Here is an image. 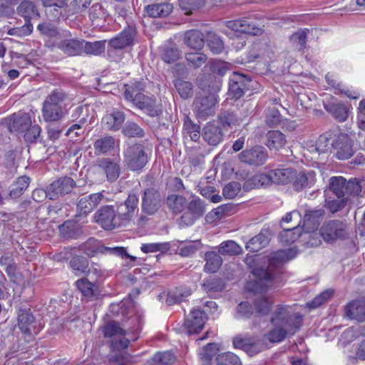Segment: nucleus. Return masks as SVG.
Masks as SVG:
<instances>
[{
	"label": "nucleus",
	"instance_id": "nucleus-32",
	"mask_svg": "<svg viewBox=\"0 0 365 365\" xmlns=\"http://www.w3.org/2000/svg\"><path fill=\"white\" fill-rule=\"evenodd\" d=\"M271 232L268 229H262L261 232L247 242L246 249L251 252H257L268 245Z\"/></svg>",
	"mask_w": 365,
	"mask_h": 365
},
{
	"label": "nucleus",
	"instance_id": "nucleus-42",
	"mask_svg": "<svg viewBox=\"0 0 365 365\" xmlns=\"http://www.w3.org/2000/svg\"><path fill=\"white\" fill-rule=\"evenodd\" d=\"M30 178L26 175H22L12 184L9 195L11 199H17L23 195L28 188Z\"/></svg>",
	"mask_w": 365,
	"mask_h": 365
},
{
	"label": "nucleus",
	"instance_id": "nucleus-14",
	"mask_svg": "<svg viewBox=\"0 0 365 365\" xmlns=\"http://www.w3.org/2000/svg\"><path fill=\"white\" fill-rule=\"evenodd\" d=\"M137 33L135 26L128 25L108 41V46L114 50H122L126 47L133 46L135 43Z\"/></svg>",
	"mask_w": 365,
	"mask_h": 365
},
{
	"label": "nucleus",
	"instance_id": "nucleus-30",
	"mask_svg": "<svg viewBox=\"0 0 365 365\" xmlns=\"http://www.w3.org/2000/svg\"><path fill=\"white\" fill-rule=\"evenodd\" d=\"M68 0H46V14L52 21H58L62 16V9L68 6Z\"/></svg>",
	"mask_w": 365,
	"mask_h": 365
},
{
	"label": "nucleus",
	"instance_id": "nucleus-57",
	"mask_svg": "<svg viewBox=\"0 0 365 365\" xmlns=\"http://www.w3.org/2000/svg\"><path fill=\"white\" fill-rule=\"evenodd\" d=\"M175 87L180 96L184 99L190 98L193 94L192 85L189 81L178 79L175 81Z\"/></svg>",
	"mask_w": 365,
	"mask_h": 365
},
{
	"label": "nucleus",
	"instance_id": "nucleus-23",
	"mask_svg": "<svg viewBox=\"0 0 365 365\" xmlns=\"http://www.w3.org/2000/svg\"><path fill=\"white\" fill-rule=\"evenodd\" d=\"M139 109L143 110L147 115L151 117L158 116L161 113V110L156 104L155 99L152 96L145 94H139L138 96L129 99Z\"/></svg>",
	"mask_w": 365,
	"mask_h": 365
},
{
	"label": "nucleus",
	"instance_id": "nucleus-19",
	"mask_svg": "<svg viewBox=\"0 0 365 365\" xmlns=\"http://www.w3.org/2000/svg\"><path fill=\"white\" fill-rule=\"evenodd\" d=\"M323 106L334 118L344 122L348 118L347 106L333 96L329 95L323 100Z\"/></svg>",
	"mask_w": 365,
	"mask_h": 365
},
{
	"label": "nucleus",
	"instance_id": "nucleus-60",
	"mask_svg": "<svg viewBox=\"0 0 365 365\" xmlns=\"http://www.w3.org/2000/svg\"><path fill=\"white\" fill-rule=\"evenodd\" d=\"M308 31V29L299 30L290 36V41L299 50L305 48Z\"/></svg>",
	"mask_w": 365,
	"mask_h": 365
},
{
	"label": "nucleus",
	"instance_id": "nucleus-6",
	"mask_svg": "<svg viewBox=\"0 0 365 365\" xmlns=\"http://www.w3.org/2000/svg\"><path fill=\"white\" fill-rule=\"evenodd\" d=\"M324 216V210L322 208L307 210L303 218L302 230L304 231V240L310 246H317L320 243L315 231L318 229Z\"/></svg>",
	"mask_w": 365,
	"mask_h": 365
},
{
	"label": "nucleus",
	"instance_id": "nucleus-36",
	"mask_svg": "<svg viewBox=\"0 0 365 365\" xmlns=\"http://www.w3.org/2000/svg\"><path fill=\"white\" fill-rule=\"evenodd\" d=\"M205 39L203 34L196 29L187 31L184 35V43L195 50H200L203 47Z\"/></svg>",
	"mask_w": 365,
	"mask_h": 365
},
{
	"label": "nucleus",
	"instance_id": "nucleus-47",
	"mask_svg": "<svg viewBox=\"0 0 365 365\" xmlns=\"http://www.w3.org/2000/svg\"><path fill=\"white\" fill-rule=\"evenodd\" d=\"M191 294V290L186 287L175 288L168 293L166 304L169 306L180 303Z\"/></svg>",
	"mask_w": 365,
	"mask_h": 365
},
{
	"label": "nucleus",
	"instance_id": "nucleus-25",
	"mask_svg": "<svg viewBox=\"0 0 365 365\" xmlns=\"http://www.w3.org/2000/svg\"><path fill=\"white\" fill-rule=\"evenodd\" d=\"M104 195L102 192L91 194L81 197L77 203L78 215H87L102 201Z\"/></svg>",
	"mask_w": 365,
	"mask_h": 365
},
{
	"label": "nucleus",
	"instance_id": "nucleus-20",
	"mask_svg": "<svg viewBox=\"0 0 365 365\" xmlns=\"http://www.w3.org/2000/svg\"><path fill=\"white\" fill-rule=\"evenodd\" d=\"M76 186L75 180L68 176L61 177L48 186V198L56 200L60 196L70 193Z\"/></svg>",
	"mask_w": 365,
	"mask_h": 365
},
{
	"label": "nucleus",
	"instance_id": "nucleus-11",
	"mask_svg": "<svg viewBox=\"0 0 365 365\" xmlns=\"http://www.w3.org/2000/svg\"><path fill=\"white\" fill-rule=\"evenodd\" d=\"M138 197L135 193H130L123 202L116 205L115 209L120 226L129 223L138 209Z\"/></svg>",
	"mask_w": 365,
	"mask_h": 365
},
{
	"label": "nucleus",
	"instance_id": "nucleus-39",
	"mask_svg": "<svg viewBox=\"0 0 365 365\" xmlns=\"http://www.w3.org/2000/svg\"><path fill=\"white\" fill-rule=\"evenodd\" d=\"M283 231L280 232L279 237L282 242L286 244H292L295 242L299 237L304 239V233H302V227H289L282 225Z\"/></svg>",
	"mask_w": 365,
	"mask_h": 365
},
{
	"label": "nucleus",
	"instance_id": "nucleus-2",
	"mask_svg": "<svg viewBox=\"0 0 365 365\" xmlns=\"http://www.w3.org/2000/svg\"><path fill=\"white\" fill-rule=\"evenodd\" d=\"M143 324V316L136 313L130 316L121 327L115 321H108L103 327L105 337L111 338V346L113 349H124L130 344V340L138 339Z\"/></svg>",
	"mask_w": 365,
	"mask_h": 365
},
{
	"label": "nucleus",
	"instance_id": "nucleus-26",
	"mask_svg": "<svg viewBox=\"0 0 365 365\" xmlns=\"http://www.w3.org/2000/svg\"><path fill=\"white\" fill-rule=\"evenodd\" d=\"M202 136L209 145L216 146L222 141L224 134L218 125L208 123L202 129Z\"/></svg>",
	"mask_w": 365,
	"mask_h": 365
},
{
	"label": "nucleus",
	"instance_id": "nucleus-9",
	"mask_svg": "<svg viewBox=\"0 0 365 365\" xmlns=\"http://www.w3.org/2000/svg\"><path fill=\"white\" fill-rule=\"evenodd\" d=\"M163 196L154 186L148 187L142 190L141 210L147 215H154L163 204Z\"/></svg>",
	"mask_w": 365,
	"mask_h": 365
},
{
	"label": "nucleus",
	"instance_id": "nucleus-43",
	"mask_svg": "<svg viewBox=\"0 0 365 365\" xmlns=\"http://www.w3.org/2000/svg\"><path fill=\"white\" fill-rule=\"evenodd\" d=\"M267 146L269 149L279 150L284 147L287 143L285 135L279 130H270L267 134Z\"/></svg>",
	"mask_w": 365,
	"mask_h": 365
},
{
	"label": "nucleus",
	"instance_id": "nucleus-27",
	"mask_svg": "<svg viewBox=\"0 0 365 365\" xmlns=\"http://www.w3.org/2000/svg\"><path fill=\"white\" fill-rule=\"evenodd\" d=\"M82 39L66 38L58 43L57 48L68 56H77L82 55Z\"/></svg>",
	"mask_w": 365,
	"mask_h": 365
},
{
	"label": "nucleus",
	"instance_id": "nucleus-55",
	"mask_svg": "<svg viewBox=\"0 0 365 365\" xmlns=\"http://www.w3.org/2000/svg\"><path fill=\"white\" fill-rule=\"evenodd\" d=\"M37 29L41 34L50 38H56L60 34L58 28L49 22L39 24L37 26Z\"/></svg>",
	"mask_w": 365,
	"mask_h": 365
},
{
	"label": "nucleus",
	"instance_id": "nucleus-63",
	"mask_svg": "<svg viewBox=\"0 0 365 365\" xmlns=\"http://www.w3.org/2000/svg\"><path fill=\"white\" fill-rule=\"evenodd\" d=\"M198 247L195 242H181L177 247V253L182 257H188L197 252Z\"/></svg>",
	"mask_w": 365,
	"mask_h": 365
},
{
	"label": "nucleus",
	"instance_id": "nucleus-37",
	"mask_svg": "<svg viewBox=\"0 0 365 365\" xmlns=\"http://www.w3.org/2000/svg\"><path fill=\"white\" fill-rule=\"evenodd\" d=\"M345 197L361 196L365 192V180L359 178H351L346 180Z\"/></svg>",
	"mask_w": 365,
	"mask_h": 365
},
{
	"label": "nucleus",
	"instance_id": "nucleus-62",
	"mask_svg": "<svg viewBox=\"0 0 365 365\" xmlns=\"http://www.w3.org/2000/svg\"><path fill=\"white\" fill-rule=\"evenodd\" d=\"M185 58L190 66L195 68L201 67L207 60V56L202 53H188Z\"/></svg>",
	"mask_w": 365,
	"mask_h": 365
},
{
	"label": "nucleus",
	"instance_id": "nucleus-45",
	"mask_svg": "<svg viewBox=\"0 0 365 365\" xmlns=\"http://www.w3.org/2000/svg\"><path fill=\"white\" fill-rule=\"evenodd\" d=\"M207 46L213 54L222 53L225 49L224 42L217 34L214 32H207L205 36Z\"/></svg>",
	"mask_w": 365,
	"mask_h": 365
},
{
	"label": "nucleus",
	"instance_id": "nucleus-22",
	"mask_svg": "<svg viewBox=\"0 0 365 365\" xmlns=\"http://www.w3.org/2000/svg\"><path fill=\"white\" fill-rule=\"evenodd\" d=\"M96 168L99 173L105 175L106 180L110 182L116 181L120 174V167L118 163L109 158L99 159Z\"/></svg>",
	"mask_w": 365,
	"mask_h": 365
},
{
	"label": "nucleus",
	"instance_id": "nucleus-41",
	"mask_svg": "<svg viewBox=\"0 0 365 365\" xmlns=\"http://www.w3.org/2000/svg\"><path fill=\"white\" fill-rule=\"evenodd\" d=\"M76 287L83 296L89 299L96 298L98 295V287L88 281L86 278H81L76 281Z\"/></svg>",
	"mask_w": 365,
	"mask_h": 365
},
{
	"label": "nucleus",
	"instance_id": "nucleus-58",
	"mask_svg": "<svg viewBox=\"0 0 365 365\" xmlns=\"http://www.w3.org/2000/svg\"><path fill=\"white\" fill-rule=\"evenodd\" d=\"M88 116V108L86 106H79L72 110L70 119L73 122L86 123Z\"/></svg>",
	"mask_w": 365,
	"mask_h": 365
},
{
	"label": "nucleus",
	"instance_id": "nucleus-61",
	"mask_svg": "<svg viewBox=\"0 0 365 365\" xmlns=\"http://www.w3.org/2000/svg\"><path fill=\"white\" fill-rule=\"evenodd\" d=\"M333 289H329L325 290L315 297L312 301L309 302L307 303V307L311 309H315L326 302L333 296Z\"/></svg>",
	"mask_w": 365,
	"mask_h": 365
},
{
	"label": "nucleus",
	"instance_id": "nucleus-18",
	"mask_svg": "<svg viewBox=\"0 0 365 365\" xmlns=\"http://www.w3.org/2000/svg\"><path fill=\"white\" fill-rule=\"evenodd\" d=\"M332 150L339 160H347L353 156V142L346 134L341 133L332 141Z\"/></svg>",
	"mask_w": 365,
	"mask_h": 365
},
{
	"label": "nucleus",
	"instance_id": "nucleus-54",
	"mask_svg": "<svg viewBox=\"0 0 365 365\" xmlns=\"http://www.w3.org/2000/svg\"><path fill=\"white\" fill-rule=\"evenodd\" d=\"M218 252L222 255L233 256L240 254L242 248L235 241L227 240L220 245Z\"/></svg>",
	"mask_w": 365,
	"mask_h": 365
},
{
	"label": "nucleus",
	"instance_id": "nucleus-24",
	"mask_svg": "<svg viewBox=\"0 0 365 365\" xmlns=\"http://www.w3.org/2000/svg\"><path fill=\"white\" fill-rule=\"evenodd\" d=\"M227 28L253 36L260 35L262 29L255 22L247 19H239L226 22Z\"/></svg>",
	"mask_w": 365,
	"mask_h": 365
},
{
	"label": "nucleus",
	"instance_id": "nucleus-53",
	"mask_svg": "<svg viewBox=\"0 0 365 365\" xmlns=\"http://www.w3.org/2000/svg\"><path fill=\"white\" fill-rule=\"evenodd\" d=\"M187 210L194 218H200L205 212V206L200 198H194L187 204Z\"/></svg>",
	"mask_w": 365,
	"mask_h": 365
},
{
	"label": "nucleus",
	"instance_id": "nucleus-29",
	"mask_svg": "<svg viewBox=\"0 0 365 365\" xmlns=\"http://www.w3.org/2000/svg\"><path fill=\"white\" fill-rule=\"evenodd\" d=\"M344 309L348 318L359 322H365V301L354 300L348 304Z\"/></svg>",
	"mask_w": 365,
	"mask_h": 365
},
{
	"label": "nucleus",
	"instance_id": "nucleus-8",
	"mask_svg": "<svg viewBox=\"0 0 365 365\" xmlns=\"http://www.w3.org/2000/svg\"><path fill=\"white\" fill-rule=\"evenodd\" d=\"M82 250L88 257H93L98 253L108 254L120 257L122 259H131L135 261L136 257H132L128 254L126 250L123 247H106L101 244L94 238L88 239L83 245Z\"/></svg>",
	"mask_w": 365,
	"mask_h": 365
},
{
	"label": "nucleus",
	"instance_id": "nucleus-51",
	"mask_svg": "<svg viewBox=\"0 0 365 365\" xmlns=\"http://www.w3.org/2000/svg\"><path fill=\"white\" fill-rule=\"evenodd\" d=\"M180 52L175 44L165 45L161 48V58L167 63H172L179 59Z\"/></svg>",
	"mask_w": 365,
	"mask_h": 365
},
{
	"label": "nucleus",
	"instance_id": "nucleus-31",
	"mask_svg": "<svg viewBox=\"0 0 365 365\" xmlns=\"http://www.w3.org/2000/svg\"><path fill=\"white\" fill-rule=\"evenodd\" d=\"M31 125L30 115L26 113H14L11 116L9 129L11 132H25Z\"/></svg>",
	"mask_w": 365,
	"mask_h": 365
},
{
	"label": "nucleus",
	"instance_id": "nucleus-4",
	"mask_svg": "<svg viewBox=\"0 0 365 365\" xmlns=\"http://www.w3.org/2000/svg\"><path fill=\"white\" fill-rule=\"evenodd\" d=\"M295 174L296 170L293 168L271 170L267 173H259L251 177L245 182V186L247 188H259L272 183L286 185L294 180Z\"/></svg>",
	"mask_w": 365,
	"mask_h": 365
},
{
	"label": "nucleus",
	"instance_id": "nucleus-40",
	"mask_svg": "<svg viewBox=\"0 0 365 365\" xmlns=\"http://www.w3.org/2000/svg\"><path fill=\"white\" fill-rule=\"evenodd\" d=\"M82 54L85 53L91 56H100L104 53L106 50V40L90 42L82 39Z\"/></svg>",
	"mask_w": 365,
	"mask_h": 365
},
{
	"label": "nucleus",
	"instance_id": "nucleus-13",
	"mask_svg": "<svg viewBox=\"0 0 365 365\" xmlns=\"http://www.w3.org/2000/svg\"><path fill=\"white\" fill-rule=\"evenodd\" d=\"M320 235L327 242H333L338 239L346 237V225L341 220H329L322 225Z\"/></svg>",
	"mask_w": 365,
	"mask_h": 365
},
{
	"label": "nucleus",
	"instance_id": "nucleus-33",
	"mask_svg": "<svg viewBox=\"0 0 365 365\" xmlns=\"http://www.w3.org/2000/svg\"><path fill=\"white\" fill-rule=\"evenodd\" d=\"M173 10V5L168 2L150 4L145 7L147 15L152 18L167 17L172 13Z\"/></svg>",
	"mask_w": 365,
	"mask_h": 365
},
{
	"label": "nucleus",
	"instance_id": "nucleus-10",
	"mask_svg": "<svg viewBox=\"0 0 365 365\" xmlns=\"http://www.w3.org/2000/svg\"><path fill=\"white\" fill-rule=\"evenodd\" d=\"M124 163L130 170L143 169L148 163L144 146L138 143L128 146L124 151Z\"/></svg>",
	"mask_w": 365,
	"mask_h": 365
},
{
	"label": "nucleus",
	"instance_id": "nucleus-46",
	"mask_svg": "<svg viewBox=\"0 0 365 365\" xmlns=\"http://www.w3.org/2000/svg\"><path fill=\"white\" fill-rule=\"evenodd\" d=\"M166 205L173 213L179 214L184 210L187 205V200L182 195L173 194L168 196Z\"/></svg>",
	"mask_w": 365,
	"mask_h": 365
},
{
	"label": "nucleus",
	"instance_id": "nucleus-34",
	"mask_svg": "<svg viewBox=\"0 0 365 365\" xmlns=\"http://www.w3.org/2000/svg\"><path fill=\"white\" fill-rule=\"evenodd\" d=\"M254 308L255 314L258 317H263L267 315L274 304V300L270 296L262 295L256 296L254 299Z\"/></svg>",
	"mask_w": 365,
	"mask_h": 365
},
{
	"label": "nucleus",
	"instance_id": "nucleus-44",
	"mask_svg": "<svg viewBox=\"0 0 365 365\" xmlns=\"http://www.w3.org/2000/svg\"><path fill=\"white\" fill-rule=\"evenodd\" d=\"M205 260L206 262L204 270L209 273H215L220 267L222 259L220 255L215 252H207L205 254Z\"/></svg>",
	"mask_w": 365,
	"mask_h": 365
},
{
	"label": "nucleus",
	"instance_id": "nucleus-17",
	"mask_svg": "<svg viewBox=\"0 0 365 365\" xmlns=\"http://www.w3.org/2000/svg\"><path fill=\"white\" fill-rule=\"evenodd\" d=\"M217 103L215 95L197 96L193 103V111L198 119L205 120L214 113V106Z\"/></svg>",
	"mask_w": 365,
	"mask_h": 365
},
{
	"label": "nucleus",
	"instance_id": "nucleus-21",
	"mask_svg": "<svg viewBox=\"0 0 365 365\" xmlns=\"http://www.w3.org/2000/svg\"><path fill=\"white\" fill-rule=\"evenodd\" d=\"M207 319L205 310L200 307H195L185 319L184 324L188 335L199 333Z\"/></svg>",
	"mask_w": 365,
	"mask_h": 365
},
{
	"label": "nucleus",
	"instance_id": "nucleus-35",
	"mask_svg": "<svg viewBox=\"0 0 365 365\" xmlns=\"http://www.w3.org/2000/svg\"><path fill=\"white\" fill-rule=\"evenodd\" d=\"M125 120L124 113L119 110H113L106 114L102 120V123L106 129L110 130H118Z\"/></svg>",
	"mask_w": 365,
	"mask_h": 365
},
{
	"label": "nucleus",
	"instance_id": "nucleus-12",
	"mask_svg": "<svg viewBox=\"0 0 365 365\" xmlns=\"http://www.w3.org/2000/svg\"><path fill=\"white\" fill-rule=\"evenodd\" d=\"M251 82L247 76L233 72L230 77L227 94L231 98L240 99L250 89Z\"/></svg>",
	"mask_w": 365,
	"mask_h": 365
},
{
	"label": "nucleus",
	"instance_id": "nucleus-50",
	"mask_svg": "<svg viewBox=\"0 0 365 365\" xmlns=\"http://www.w3.org/2000/svg\"><path fill=\"white\" fill-rule=\"evenodd\" d=\"M346 179L342 176H334L329 179L328 191L332 192L338 198L345 197Z\"/></svg>",
	"mask_w": 365,
	"mask_h": 365
},
{
	"label": "nucleus",
	"instance_id": "nucleus-3",
	"mask_svg": "<svg viewBox=\"0 0 365 365\" xmlns=\"http://www.w3.org/2000/svg\"><path fill=\"white\" fill-rule=\"evenodd\" d=\"M270 322L274 327L266 334L272 343H279L287 336H293L302 326V317L292 314L287 306L278 304L272 314Z\"/></svg>",
	"mask_w": 365,
	"mask_h": 365
},
{
	"label": "nucleus",
	"instance_id": "nucleus-56",
	"mask_svg": "<svg viewBox=\"0 0 365 365\" xmlns=\"http://www.w3.org/2000/svg\"><path fill=\"white\" fill-rule=\"evenodd\" d=\"M218 365H242L240 358L232 352H225L216 357Z\"/></svg>",
	"mask_w": 365,
	"mask_h": 365
},
{
	"label": "nucleus",
	"instance_id": "nucleus-38",
	"mask_svg": "<svg viewBox=\"0 0 365 365\" xmlns=\"http://www.w3.org/2000/svg\"><path fill=\"white\" fill-rule=\"evenodd\" d=\"M314 171L309 172L307 173L304 172H300L295 174L293 182V187L297 191H301L304 188L313 185L314 182Z\"/></svg>",
	"mask_w": 365,
	"mask_h": 365
},
{
	"label": "nucleus",
	"instance_id": "nucleus-59",
	"mask_svg": "<svg viewBox=\"0 0 365 365\" xmlns=\"http://www.w3.org/2000/svg\"><path fill=\"white\" fill-rule=\"evenodd\" d=\"M123 133L129 138H141L144 135L143 130L133 122H127L123 128Z\"/></svg>",
	"mask_w": 365,
	"mask_h": 365
},
{
	"label": "nucleus",
	"instance_id": "nucleus-28",
	"mask_svg": "<svg viewBox=\"0 0 365 365\" xmlns=\"http://www.w3.org/2000/svg\"><path fill=\"white\" fill-rule=\"evenodd\" d=\"M35 318L29 308H20L18 312V325L22 332L31 334L35 331Z\"/></svg>",
	"mask_w": 365,
	"mask_h": 365
},
{
	"label": "nucleus",
	"instance_id": "nucleus-52",
	"mask_svg": "<svg viewBox=\"0 0 365 365\" xmlns=\"http://www.w3.org/2000/svg\"><path fill=\"white\" fill-rule=\"evenodd\" d=\"M124 86V97L127 101L133 99V96L143 94L142 91L145 88V82L143 81H136L130 84H125Z\"/></svg>",
	"mask_w": 365,
	"mask_h": 365
},
{
	"label": "nucleus",
	"instance_id": "nucleus-49",
	"mask_svg": "<svg viewBox=\"0 0 365 365\" xmlns=\"http://www.w3.org/2000/svg\"><path fill=\"white\" fill-rule=\"evenodd\" d=\"M334 132L329 130L322 134L317 141L316 149L319 153H326L332 149V141L336 138Z\"/></svg>",
	"mask_w": 365,
	"mask_h": 365
},
{
	"label": "nucleus",
	"instance_id": "nucleus-16",
	"mask_svg": "<svg viewBox=\"0 0 365 365\" xmlns=\"http://www.w3.org/2000/svg\"><path fill=\"white\" fill-rule=\"evenodd\" d=\"M268 158L267 149L262 145H255L246 149L239 154L241 162L250 165L259 166L264 164Z\"/></svg>",
	"mask_w": 365,
	"mask_h": 365
},
{
	"label": "nucleus",
	"instance_id": "nucleus-5",
	"mask_svg": "<svg viewBox=\"0 0 365 365\" xmlns=\"http://www.w3.org/2000/svg\"><path fill=\"white\" fill-rule=\"evenodd\" d=\"M71 101L68 94L61 88L53 90L46 98L42 108L43 118L46 122H53L63 116V106Z\"/></svg>",
	"mask_w": 365,
	"mask_h": 365
},
{
	"label": "nucleus",
	"instance_id": "nucleus-1",
	"mask_svg": "<svg viewBox=\"0 0 365 365\" xmlns=\"http://www.w3.org/2000/svg\"><path fill=\"white\" fill-rule=\"evenodd\" d=\"M298 252L294 248L279 250L268 256L267 268L257 267L252 270L255 279L250 283L253 292H262L272 285L274 280L282 273L283 266L295 258Z\"/></svg>",
	"mask_w": 365,
	"mask_h": 365
},
{
	"label": "nucleus",
	"instance_id": "nucleus-15",
	"mask_svg": "<svg viewBox=\"0 0 365 365\" xmlns=\"http://www.w3.org/2000/svg\"><path fill=\"white\" fill-rule=\"evenodd\" d=\"M94 219L96 222L107 230L120 227L113 205L102 206L94 214Z\"/></svg>",
	"mask_w": 365,
	"mask_h": 365
},
{
	"label": "nucleus",
	"instance_id": "nucleus-64",
	"mask_svg": "<svg viewBox=\"0 0 365 365\" xmlns=\"http://www.w3.org/2000/svg\"><path fill=\"white\" fill-rule=\"evenodd\" d=\"M108 16L106 9L100 4H93L90 9L89 18L93 22L106 20Z\"/></svg>",
	"mask_w": 365,
	"mask_h": 365
},
{
	"label": "nucleus",
	"instance_id": "nucleus-48",
	"mask_svg": "<svg viewBox=\"0 0 365 365\" xmlns=\"http://www.w3.org/2000/svg\"><path fill=\"white\" fill-rule=\"evenodd\" d=\"M115 140L112 136H103L97 139L93 144L97 154H106L114 149Z\"/></svg>",
	"mask_w": 365,
	"mask_h": 365
},
{
	"label": "nucleus",
	"instance_id": "nucleus-7",
	"mask_svg": "<svg viewBox=\"0 0 365 365\" xmlns=\"http://www.w3.org/2000/svg\"><path fill=\"white\" fill-rule=\"evenodd\" d=\"M17 13L24 18L26 22L24 26L12 29L9 31L10 35L25 36L31 34L33 25L31 19L39 16V13L35 4L31 1H24L17 7Z\"/></svg>",
	"mask_w": 365,
	"mask_h": 365
}]
</instances>
